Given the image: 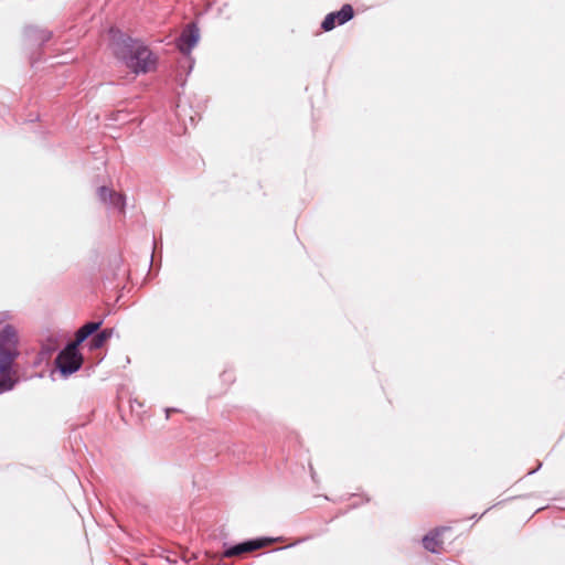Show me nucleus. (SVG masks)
Here are the masks:
<instances>
[{
	"label": "nucleus",
	"mask_w": 565,
	"mask_h": 565,
	"mask_svg": "<svg viewBox=\"0 0 565 565\" xmlns=\"http://www.w3.org/2000/svg\"><path fill=\"white\" fill-rule=\"evenodd\" d=\"M114 55L135 74H147L156 68L157 57L141 41L116 31L111 35Z\"/></svg>",
	"instance_id": "nucleus-1"
},
{
	"label": "nucleus",
	"mask_w": 565,
	"mask_h": 565,
	"mask_svg": "<svg viewBox=\"0 0 565 565\" xmlns=\"http://www.w3.org/2000/svg\"><path fill=\"white\" fill-rule=\"evenodd\" d=\"M18 330L4 324L0 330V394L11 391L17 383L14 364L20 356Z\"/></svg>",
	"instance_id": "nucleus-2"
},
{
	"label": "nucleus",
	"mask_w": 565,
	"mask_h": 565,
	"mask_svg": "<svg viewBox=\"0 0 565 565\" xmlns=\"http://www.w3.org/2000/svg\"><path fill=\"white\" fill-rule=\"evenodd\" d=\"M84 362V358L78 347L72 342L61 350L55 358V366L63 377H68L78 371Z\"/></svg>",
	"instance_id": "nucleus-3"
},
{
	"label": "nucleus",
	"mask_w": 565,
	"mask_h": 565,
	"mask_svg": "<svg viewBox=\"0 0 565 565\" xmlns=\"http://www.w3.org/2000/svg\"><path fill=\"white\" fill-rule=\"evenodd\" d=\"M274 540L268 537H258L247 540L234 545H224V551L222 552V556L226 558L241 556L246 553L254 552L256 550L263 548L271 543Z\"/></svg>",
	"instance_id": "nucleus-4"
},
{
	"label": "nucleus",
	"mask_w": 565,
	"mask_h": 565,
	"mask_svg": "<svg viewBox=\"0 0 565 565\" xmlns=\"http://www.w3.org/2000/svg\"><path fill=\"white\" fill-rule=\"evenodd\" d=\"M199 39L200 30L198 25L194 22L189 23L177 39V47L182 54L189 55L199 42Z\"/></svg>",
	"instance_id": "nucleus-5"
},
{
	"label": "nucleus",
	"mask_w": 565,
	"mask_h": 565,
	"mask_svg": "<svg viewBox=\"0 0 565 565\" xmlns=\"http://www.w3.org/2000/svg\"><path fill=\"white\" fill-rule=\"evenodd\" d=\"M354 15V11L352 6L344 4L339 11L331 12L327 14L324 20L321 23V29L323 31H331L335 28L337 24L342 25L350 21Z\"/></svg>",
	"instance_id": "nucleus-6"
},
{
	"label": "nucleus",
	"mask_w": 565,
	"mask_h": 565,
	"mask_svg": "<svg viewBox=\"0 0 565 565\" xmlns=\"http://www.w3.org/2000/svg\"><path fill=\"white\" fill-rule=\"evenodd\" d=\"M24 35L34 44L43 45L49 42L52 38V32L45 29H39L36 26H26L24 29Z\"/></svg>",
	"instance_id": "nucleus-7"
},
{
	"label": "nucleus",
	"mask_w": 565,
	"mask_h": 565,
	"mask_svg": "<svg viewBox=\"0 0 565 565\" xmlns=\"http://www.w3.org/2000/svg\"><path fill=\"white\" fill-rule=\"evenodd\" d=\"M103 321H89V322H86L84 323L75 333V340L72 342L74 344H76L77 347L79 344H82L86 339H88V337L93 335L94 333H96L100 326H102Z\"/></svg>",
	"instance_id": "nucleus-8"
},
{
	"label": "nucleus",
	"mask_w": 565,
	"mask_h": 565,
	"mask_svg": "<svg viewBox=\"0 0 565 565\" xmlns=\"http://www.w3.org/2000/svg\"><path fill=\"white\" fill-rule=\"evenodd\" d=\"M441 531L439 529H435L426 534L423 540V546L430 553L438 554L440 552L443 542L439 539Z\"/></svg>",
	"instance_id": "nucleus-9"
},
{
	"label": "nucleus",
	"mask_w": 565,
	"mask_h": 565,
	"mask_svg": "<svg viewBox=\"0 0 565 565\" xmlns=\"http://www.w3.org/2000/svg\"><path fill=\"white\" fill-rule=\"evenodd\" d=\"M114 329L106 328L97 332L89 341L88 345L90 350H97L104 347L107 340L113 335Z\"/></svg>",
	"instance_id": "nucleus-10"
},
{
	"label": "nucleus",
	"mask_w": 565,
	"mask_h": 565,
	"mask_svg": "<svg viewBox=\"0 0 565 565\" xmlns=\"http://www.w3.org/2000/svg\"><path fill=\"white\" fill-rule=\"evenodd\" d=\"M113 207L118 209L119 211H124L125 209V198L122 194L116 192L115 195L107 202Z\"/></svg>",
	"instance_id": "nucleus-11"
},
{
	"label": "nucleus",
	"mask_w": 565,
	"mask_h": 565,
	"mask_svg": "<svg viewBox=\"0 0 565 565\" xmlns=\"http://www.w3.org/2000/svg\"><path fill=\"white\" fill-rule=\"evenodd\" d=\"M115 194H116V192L110 190L107 186L98 188V198L104 203H107Z\"/></svg>",
	"instance_id": "nucleus-12"
},
{
	"label": "nucleus",
	"mask_w": 565,
	"mask_h": 565,
	"mask_svg": "<svg viewBox=\"0 0 565 565\" xmlns=\"http://www.w3.org/2000/svg\"><path fill=\"white\" fill-rule=\"evenodd\" d=\"M55 350H56V348H55V347L47 345V344H43V345H42V353H43V354L50 355V354H52Z\"/></svg>",
	"instance_id": "nucleus-13"
},
{
	"label": "nucleus",
	"mask_w": 565,
	"mask_h": 565,
	"mask_svg": "<svg viewBox=\"0 0 565 565\" xmlns=\"http://www.w3.org/2000/svg\"><path fill=\"white\" fill-rule=\"evenodd\" d=\"M126 117H127V114L122 110H119V111H117L116 116L114 117V120H116V121L125 120Z\"/></svg>",
	"instance_id": "nucleus-14"
},
{
	"label": "nucleus",
	"mask_w": 565,
	"mask_h": 565,
	"mask_svg": "<svg viewBox=\"0 0 565 565\" xmlns=\"http://www.w3.org/2000/svg\"><path fill=\"white\" fill-rule=\"evenodd\" d=\"M173 412H178V409H177V408H167V409H166L167 418H169V417H170V414H171V413H173Z\"/></svg>",
	"instance_id": "nucleus-15"
}]
</instances>
